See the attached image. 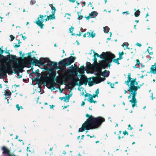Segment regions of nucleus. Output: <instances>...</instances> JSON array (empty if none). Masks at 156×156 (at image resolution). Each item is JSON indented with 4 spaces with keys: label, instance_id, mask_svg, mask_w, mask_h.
Instances as JSON below:
<instances>
[{
    "label": "nucleus",
    "instance_id": "c85d7f7f",
    "mask_svg": "<svg viewBox=\"0 0 156 156\" xmlns=\"http://www.w3.org/2000/svg\"><path fill=\"white\" fill-rule=\"evenodd\" d=\"M36 2L35 0H31L30 2V4L32 5L35 4Z\"/></svg>",
    "mask_w": 156,
    "mask_h": 156
},
{
    "label": "nucleus",
    "instance_id": "aec40b11",
    "mask_svg": "<svg viewBox=\"0 0 156 156\" xmlns=\"http://www.w3.org/2000/svg\"><path fill=\"white\" fill-rule=\"evenodd\" d=\"M129 44L127 42L124 43L122 45V46L123 47H126V48H128L129 49V48H128V46H129Z\"/></svg>",
    "mask_w": 156,
    "mask_h": 156
},
{
    "label": "nucleus",
    "instance_id": "2f4dec72",
    "mask_svg": "<svg viewBox=\"0 0 156 156\" xmlns=\"http://www.w3.org/2000/svg\"><path fill=\"white\" fill-rule=\"evenodd\" d=\"M10 37L11 41H12V40H13L15 38L12 35H10Z\"/></svg>",
    "mask_w": 156,
    "mask_h": 156
},
{
    "label": "nucleus",
    "instance_id": "2eb2a0df",
    "mask_svg": "<svg viewBox=\"0 0 156 156\" xmlns=\"http://www.w3.org/2000/svg\"><path fill=\"white\" fill-rule=\"evenodd\" d=\"M87 37H92L93 38L95 36V34L93 32L91 33L90 32H87Z\"/></svg>",
    "mask_w": 156,
    "mask_h": 156
},
{
    "label": "nucleus",
    "instance_id": "7ed1b4c3",
    "mask_svg": "<svg viewBox=\"0 0 156 156\" xmlns=\"http://www.w3.org/2000/svg\"><path fill=\"white\" fill-rule=\"evenodd\" d=\"M86 116L89 118L83 124L82 127L79 129V132H83L85 130L97 128L105 121V119L101 117L95 118L88 114L86 115Z\"/></svg>",
    "mask_w": 156,
    "mask_h": 156
},
{
    "label": "nucleus",
    "instance_id": "1a4fd4ad",
    "mask_svg": "<svg viewBox=\"0 0 156 156\" xmlns=\"http://www.w3.org/2000/svg\"><path fill=\"white\" fill-rule=\"evenodd\" d=\"M46 16V15L44 16L41 15H40L39 17L37 19V20L35 22V23L40 27L41 29L43 28L44 26V24L43 23L44 21V20L43 19L44 17H45Z\"/></svg>",
    "mask_w": 156,
    "mask_h": 156
},
{
    "label": "nucleus",
    "instance_id": "39448f33",
    "mask_svg": "<svg viewBox=\"0 0 156 156\" xmlns=\"http://www.w3.org/2000/svg\"><path fill=\"white\" fill-rule=\"evenodd\" d=\"M22 61H19L18 63L16 60H13L10 62V64L6 63L5 65H1L0 70L4 73H12V68L14 69V71L18 70L23 66Z\"/></svg>",
    "mask_w": 156,
    "mask_h": 156
},
{
    "label": "nucleus",
    "instance_id": "a211bd4d",
    "mask_svg": "<svg viewBox=\"0 0 156 156\" xmlns=\"http://www.w3.org/2000/svg\"><path fill=\"white\" fill-rule=\"evenodd\" d=\"M49 6L51 8V10H52V14H55L56 11V9H55V7L52 6V4H50Z\"/></svg>",
    "mask_w": 156,
    "mask_h": 156
},
{
    "label": "nucleus",
    "instance_id": "e433bc0d",
    "mask_svg": "<svg viewBox=\"0 0 156 156\" xmlns=\"http://www.w3.org/2000/svg\"><path fill=\"white\" fill-rule=\"evenodd\" d=\"M123 134L124 135H125L126 134H127V135H128V133L126 131H123Z\"/></svg>",
    "mask_w": 156,
    "mask_h": 156
},
{
    "label": "nucleus",
    "instance_id": "412c9836",
    "mask_svg": "<svg viewBox=\"0 0 156 156\" xmlns=\"http://www.w3.org/2000/svg\"><path fill=\"white\" fill-rule=\"evenodd\" d=\"M119 59L121 60V59H122L123 58L122 56L124 54L123 52H119Z\"/></svg>",
    "mask_w": 156,
    "mask_h": 156
},
{
    "label": "nucleus",
    "instance_id": "c9c22d12",
    "mask_svg": "<svg viewBox=\"0 0 156 156\" xmlns=\"http://www.w3.org/2000/svg\"><path fill=\"white\" fill-rule=\"evenodd\" d=\"M128 126L129 128V129L131 130L133 129V128L131 126L130 124L128 125Z\"/></svg>",
    "mask_w": 156,
    "mask_h": 156
},
{
    "label": "nucleus",
    "instance_id": "de8ad7c7",
    "mask_svg": "<svg viewBox=\"0 0 156 156\" xmlns=\"http://www.w3.org/2000/svg\"><path fill=\"white\" fill-rule=\"evenodd\" d=\"M82 33V32L81 31H80V34L79 35L80 36Z\"/></svg>",
    "mask_w": 156,
    "mask_h": 156
},
{
    "label": "nucleus",
    "instance_id": "9d476101",
    "mask_svg": "<svg viewBox=\"0 0 156 156\" xmlns=\"http://www.w3.org/2000/svg\"><path fill=\"white\" fill-rule=\"evenodd\" d=\"M2 150L3 151V154H6L8 156H12L10 154L9 150L7 149L6 147H2Z\"/></svg>",
    "mask_w": 156,
    "mask_h": 156
},
{
    "label": "nucleus",
    "instance_id": "a18cd8bd",
    "mask_svg": "<svg viewBox=\"0 0 156 156\" xmlns=\"http://www.w3.org/2000/svg\"><path fill=\"white\" fill-rule=\"evenodd\" d=\"M56 73L55 72H53V75L54 76H55V75Z\"/></svg>",
    "mask_w": 156,
    "mask_h": 156
},
{
    "label": "nucleus",
    "instance_id": "f03ea898",
    "mask_svg": "<svg viewBox=\"0 0 156 156\" xmlns=\"http://www.w3.org/2000/svg\"><path fill=\"white\" fill-rule=\"evenodd\" d=\"M77 71L80 73H84V68L81 66L80 68L77 69L72 66L69 67L67 70L60 68L57 71V73L61 78L65 81L69 79L71 80L72 83L73 85H79L80 84V80L77 77Z\"/></svg>",
    "mask_w": 156,
    "mask_h": 156
},
{
    "label": "nucleus",
    "instance_id": "c756f323",
    "mask_svg": "<svg viewBox=\"0 0 156 156\" xmlns=\"http://www.w3.org/2000/svg\"><path fill=\"white\" fill-rule=\"evenodd\" d=\"M74 28L72 27H71L69 29L70 32L72 33L73 30Z\"/></svg>",
    "mask_w": 156,
    "mask_h": 156
},
{
    "label": "nucleus",
    "instance_id": "ea45409f",
    "mask_svg": "<svg viewBox=\"0 0 156 156\" xmlns=\"http://www.w3.org/2000/svg\"><path fill=\"white\" fill-rule=\"evenodd\" d=\"M90 18H91V17L90 15L89 16L86 17V18L87 20H89Z\"/></svg>",
    "mask_w": 156,
    "mask_h": 156
},
{
    "label": "nucleus",
    "instance_id": "9b49d317",
    "mask_svg": "<svg viewBox=\"0 0 156 156\" xmlns=\"http://www.w3.org/2000/svg\"><path fill=\"white\" fill-rule=\"evenodd\" d=\"M85 97H88V98L87 99V101L88 102H89L90 103H96L97 102V101H94L93 100V98L92 97V96L90 95V94H86L85 95Z\"/></svg>",
    "mask_w": 156,
    "mask_h": 156
},
{
    "label": "nucleus",
    "instance_id": "4468645a",
    "mask_svg": "<svg viewBox=\"0 0 156 156\" xmlns=\"http://www.w3.org/2000/svg\"><path fill=\"white\" fill-rule=\"evenodd\" d=\"M55 17L54 14H52L51 15H50L49 16L47 17V18L45 20L46 21H47L49 20L55 19Z\"/></svg>",
    "mask_w": 156,
    "mask_h": 156
},
{
    "label": "nucleus",
    "instance_id": "5701e85b",
    "mask_svg": "<svg viewBox=\"0 0 156 156\" xmlns=\"http://www.w3.org/2000/svg\"><path fill=\"white\" fill-rule=\"evenodd\" d=\"M152 48H151L149 47L148 48V49H147V51H148V52L149 53L150 55H152L153 54V52L152 51Z\"/></svg>",
    "mask_w": 156,
    "mask_h": 156
},
{
    "label": "nucleus",
    "instance_id": "a878e982",
    "mask_svg": "<svg viewBox=\"0 0 156 156\" xmlns=\"http://www.w3.org/2000/svg\"><path fill=\"white\" fill-rule=\"evenodd\" d=\"M16 107L17 108V110L18 111L20 110V109H22L23 108L22 106H19V105L18 104L16 105Z\"/></svg>",
    "mask_w": 156,
    "mask_h": 156
},
{
    "label": "nucleus",
    "instance_id": "f3484780",
    "mask_svg": "<svg viewBox=\"0 0 156 156\" xmlns=\"http://www.w3.org/2000/svg\"><path fill=\"white\" fill-rule=\"evenodd\" d=\"M98 13L97 12L93 11L90 14V16L91 18H94L97 16Z\"/></svg>",
    "mask_w": 156,
    "mask_h": 156
},
{
    "label": "nucleus",
    "instance_id": "dca6fc26",
    "mask_svg": "<svg viewBox=\"0 0 156 156\" xmlns=\"http://www.w3.org/2000/svg\"><path fill=\"white\" fill-rule=\"evenodd\" d=\"M59 99L61 100H63L64 101L66 102H68L69 99L67 96H66L65 97H60Z\"/></svg>",
    "mask_w": 156,
    "mask_h": 156
},
{
    "label": "nucleus",
    "instance_id": "4be33fe9",
    "mask_svg": "<svg viewBox=\"0 0 156 156\" xmlns=\"http://www.w3.org/2000/svg\"><path fill=\"white\" fill-rule=\"evenodd\" d=\"M140 13V12L138 10L136 11L135 12L134 15L136 17H138L139 16Z\"/></svg>",
    "mask_w": 156,
    "mask_h": 156
},
{
    "label": "nucleus",
    "instance_id": "69168bd1",
    "mask_svg": "<svg viewBox=\"0 0 156 156\" xmlns=\"http://www.w3.org/2000/svg\"><path fill=\"white\" fill-rule=\"evenodd\" d=\"M135 21L136 22V23H137L138 22V20H136Z\"/></svg>",
    "mask_w": 156,
    "mask_h": 156
},
{
    "label": "nucleus",
    "instance_id": "6e6d98bb",
    "mask_svg": "<svg viewBox=\"0 0 156 156\" xmlns=\"http://www.w3.org/2000/svg\"><path fill=\"white\" fill-rule=\"evenodd\" d=\"M52 148H50V151H52Z\"/></svg>",
    "mask_w": 156,
    "mask_h": 156
},
{
    "label": "nucleus",
    "instance_id": "6ab92c4d",
    "mask_svg": "<svg viewBox=\"0 0 156 156\" xmlns=\"http://www.w3.org/2000/svg\"><path fill=\"white\" fill-rule=\"evenodd\" d=\"M109 30V28L107 26L104 27V31L105 33H107Z\"/></svg>",
    "mask_w": 156,
    "mask_h": 156
},
{
    "label": "nucleus",
    "instance_id": "4d7b16f0",
    "mask_svg": "<svg viewBox=\"0 0 156 156\" xmlns=\"http://www.w3.org/2000/svg\"><path fill=\"white\" fill-rule=\"evenodd\" d=\"M134 28L135 29H136V25H135L134 26Z\"/></svg>",
    "mask_w": 156,
    "mask_h": 156
},
{
    "label": "nucleus",
    "instance_id": "09e8293b",
    "mask_svg": "<svg viewBox=\"0 0 156 156\" xmlns=\"http://www.w3.org/2000/svg\"><path fill=\"white\" fill-rule=\"evenodd\" d=\"M86 35H87V33L84 34L83 35V36L84 37H86Z\"/></svg>",
    "mask_w": 156,
    "mask_h": 156
},
{
    "label": "nucleus",
    "instance_id": "c03bdc74",
    "mask_svg": "<svg viewBox=\"0 0 156 156\" xmlns=\"http://www.w3.org/2000/svg\"><path fill=\"white\" fill-rule=\"evenodd\" d=\"M125 13H127V14H129V13L128 12V11H127V12H123L122 13L123 14H125Z\"/></svg>",
    "mask_w": 156,
    "mask_h": 156
},
{
    "label": "nucleus",
    "instance_id": "473e14b6",
    "mask_svg": "<svg viewBox=\"0 0 156 156\" xmlns=\"http://www.w3.org/2000/svg\"><path fill=\"white\" fill-rule=\"evenodd\" d=\"M90 95L91 96H92V98H95L96 97L98 96V95H96V94H93L92 95H91L90 94Z\"/></svg>",
    "mask_w": 156,
    "mask_h": 156
},
{
    "label": "nucleus",
    "instance_id": "bf43d9fd",
    "mask_svg": "<svg viewBox=\"0 0 156 156\" xmlns=\"http://www.w3.org/2000/svg\"><path fill=\"white\" fill-rule=\"evenodd\" d=\"M122 104H123L124 105H125V103H124V102H122Z\"/></svg>",
    "mask_w": 156,
    "mask_h": 156
},
{
    "label": "nucleus",
    "instance_id": "f257e3e1",
    "mask_svg": "<svg viewBox=\"0 0 156 156\" xmlns=\"http://www.w3.org/2000/svg\"><path fill=\"white\" fill-rule=\"evenodd\" d=\"M112 59L111 61H106L105 60H102L99 64H98L95 66L91 65L90 62H88V65H90L89 66V69L92 72L94 73L98 76L96 77H93L91 78L92 80L91 82H89L88 84L90 86H91L94 84H97L105 80L104 78H101L100 76L101 75L104 77H108L109 72L106 70H105L103 72L101 73V69L102 68H105L107 66H110L111 65Z\"/></svg>",
    "mask_w": 156,
    "mask_h": 156
},
{
    "label": "nucleus",
    "instance_id": "8fccbe9b",
    "mask_svg": "<svg viewBox=\"0 0 156 156\" xmlns=\"http://www.w3.org/2000/svg\"><path fill=\"white\" fill-rule=\"evenodd\" d=\"M84 137V135H82L81 136L82 139H83V138Z\"/></svg>",
    "mask_w": 156,
    "mask_h": 156
},
{
    "label": "nucleus",
    "instance_id": "a19ab883",
    "mask_svg": "<svg viewBox=\"0 0 156 156\" xmlns=\"http://www.w3.org/2000/svg\"><path fill=\"white\" fill-rule=\"evenodd\" d=\"M20 46V45H15L14 46V47L15 48H18Z\"/></svg>",
    "mask_w": 156,
    "mask_h": 156
},
{
    "label": "nucleus",
    "instance_id": "680f3d73",
    "mask_svg": "<svg viewBox=\"0 0 156 156\" xmlns=\"http://www.w3.org/2000/svg\"><path fill=\"white\" fill-rule=\"evenodd\" d=\"M105 3H106V2H107V0H105Z\"/></svg>",
    "mask_w": 156,
    "mask_h": 156
},
{
    "label": "nucleus",
    "instance_id": "20e7f679",
    "mask_svg": "<svg viewBox=\"0 0 156 156\" xmlns=\"http://www.w3.org/2000/svg\"><path fill=\"white\" fill-rule=\"evenodd\" d=\"M130 76V74L129 73L128 76V80L126 81L125 83L128 86H129V83H130L129 88L128 90V91L130 92V95L128 97V98L129 99L132 98V99L130 100L129 102L132 104V106L134 108L136 105L137 102L135 97L136 95L137 88H140V86L142 85L144 83H140L139 82L137 83L134 80H132Z\"/></svg>",
    "mask_w": 156,
    "mask_h": 156
},
{
    "label": "nucleus",
    "instance_id": "393cba45",
    "mask_svg": "<svg viewBox=\"0 0 156 156\" xmlns=\"http://www.w3.org/2000/svg\"><path fill=\"white\" fill-rule=\"evenodd\" d=\"M119 58L116 59H115L113 60V62L117 64V65H119Z\"/></svg>",
    "mask_w": 156,
    "mask_h": 156
},
{
    "label": "nucleus",
    "instance_id": "0e129e2a",
    "mask_svg": "<svg viewBox=\"0 0 156 156\" xmlns=\"http://www.w3.org/2000/svg\"><path fill=\"white\" fill-rule=\"evenodd\" d=\"M99 142V141H96V143H98Z\"/></svg>",
    "mask_w": 156,
    "mask_h": 156
},
{
    "label": "nucleus",
    "instance_id": "bb28decb",
    "mask_svg": "<svg viewBox=\"0 0 156 156\" xmlns=\"http://www.w3.org/2000/svg\"><path fill=\"white\" fill-rule=\"evenodd\" d=\"M43 58H40V60L39 61H38V60H37V61H36V63H37V64H40V65H43L44 64H43L42 63H41V60Z\"/></svg>",
    "mask_w": 156,
    "mask_h": 156
},
{
    "label": "nucleus",
    "instance_id": "3c124183",
    "mask_svg": "<svg viewBox=\"0 0 156 156\" xmlns=\"http://www.w3.org/2000/svg\"><path fill=\"white\" fill-rule=\"evenodd\" d=\"M124 92H125V94H126V93H127V91H126V90H124Z\"/></svg>",
    "mask_w": 156,
    "mask_h": 156
},
{
    "label": "nucleus",
    "instance_id": "58836bf2",
    "mask_svg": "<svg viewBox=\"0 0 156 156\" xmlns=\"http://www.w3.org/2000/svg\"><path fill=\"white\" fill-rule=\"evenodd\" d=\"M72 94H69L68 95H67V96H68V98H69V99L70 98L72 97Z\"/></svg>",
    "mask_w": 156,
    "mask_h": 156
},
{
    "label": "nucleus",
    "instance_id": "774afa93",
    "mask_svg": "<svg viewBox=\"0 0 156 156\" xmlns=\"http://www.w3.org/2000/svg\"><path fill=\"white\" fill-rule=\"evenodd\" d=\"M54 46H55V47H56V44H54Z\"/></svg>",
    "mask_w": 156,
    "mask_h": 156
},
{
    "label": "nucleus",
    "instance_id": "0eeeda50",
    "mask_svg": "<svg viewBox=\"0 0 156 156\" xmlns=\"http://www.w3.org/2000/svg\"><path fill=\"white\" fill-rule=\"evenodd\" d=\"M41 61V63L44 64V69L47 70L50 69L53 64V62L48 59L43 58Z\"/></svg>",
    "mask_w": 156,
    "mask_h": 156
},
{
    "label": "nucleus",
    "instance_id": "7c9ffc66",
    "mask_svg": "<svg viewBox=\"0 0 156 156\" xmlns=\"http://www.w3.org/2000/svg\"><path fill=\"white\" fill-rule=\"evenodd\" d=\"M136 65H138V66H139L140 64V61L138 59H136Z\"/></svg>",
    "mask_w": 156,
    "mask_h": 156
},
{
    "label": "nucleus",
    "instance_id": "b1692460",
    "mask_svg": "<svg viewBox=\"0 0 156 156\" xmlns=\"http://www.w3.org/2000/svg\"><path fill=\"white\" fill-rule=\"evenodd\" d=\"M77 14L78 15V19L79 20H81L83 18V16H82L81 15V13L77 12Z\"/></svg>",
    "mask_w": 156,
    "mask_h": 156
},
{
    "label": "nucleus",
    "instance_id": "4c0bfd02",
    "mask_svg": "<svg viewBox=\"0 0 156 156\" xmlns=\"http://www.w3.org/2000/svg\"><path fill=\"white\" fill-rule=\"evenodd\" d=\"M85 105V102L84 101H82L81 104V106H84V105Z\"/></svg>",
    "mask_w": 156,
    "mask_h": 156
},
{
    "label": "nucleus",
    "instance_id": "37998d69",
    "mask_svg": "<svg viewBox=\"0 0 156 156\" xmlns=\"http://www.w3.org/2000/svg\"><path fill=\"white\" fill-rule=\"evenodd\" d=\"M78 90H83V88H82V87H80L79 88H78Z\"/></svg>",
    "mask_w": 156,
    "mask_h": 156
},
{
    "label": "nucleus",
    "instance_id": "49530a36",
    "mask_svg": "<svg viewBox=\"0 0 156 156\" xmlns=\"http://www.w3.org/2000/svg\"><path fill=\"white\" fill-rule=\"evenodd\" d=\"M114 85L112 84H110V86H111V87L112 88H113V86H114Z\"/></svg>",
    "mask_w": 156,
    "mask_h": 156
},
{
    "label": "nucleus",
    "instance_id": "864d4df0",
    "mask_svg": "<svg viewBox=\"0 0 156 156\" xmlns=\"http://www.w3.org/2000/svg\"><path fill=\"white\" fill-rule=\"evenodd\" d=\"M136 65H135L134 66H133V68H137V67L136 66Z\"/></svg>",
    "mask_w": 156,
    "mask_h": 156
},
{
    "label": "nucleus",
    "instance_id": "052dcab7",
    "mask_svg": "<svg viewBox=\"0 0 156 156\" xmlns=\"http://www.w3.org/2000/svg\"><path fill=\"white\" fill-rule=\"evenodd\" d=\"M18 138V136H16V139H17Z\"/></svg>",
    "mask_w": 156,
    "mask_h": 156
},
{
    "label": "nucleus",
    "instance_id": "338daca9",
    "mask_svg": "<svg viewBox=\"0 0 156 156\" xmlns=\"http://www.w3.org/2000/svg\"><path fill=\"white\" fill-rule=\"evenodd\" d=\"M89 109L90 110H92V109H91V108H89Z\"/></svg>",
    "mask_w": 156,
    "mask_h": 156
},
{
    "label": "nucleus",
    "instance_id": "6e6552de",
    "mask_svg": "<svg viewBox=\"0 0 156 156\" xmlns=\"http://www.w3.org/2000/svg\"><path fill=\"white\" fill-rule=\"evenodd\" d=\"M75 58V57L71 56L69 58L65 59L62 60L61 62V63L64 66H68L73 63Z\"/></svg>",
    "mask_w": 156,
    "mask_h": 156
},
{
    "label": "nucleus",
    "instance_id": "72a5a7b5",
    "mask_svg": "<svg viewBox=\"0 0 156 156\" xmlns=\"http://www.w3.org/2000/svg\"><path fill=\"white\" fill-rule=\"evenodd\" d=\"M136 45L139 46V47H140L141 46V44L140 43H136Z\"/></svg>",
    "mask_w": 156,
    "mask_h": 156
},
{
    "label": "nucleus",
    "instance_id": "423d86ee",
    "mask_svg": "<svg viewBox=\"0 0 156 156\" xmlns=\"http://www.w3.org/2000/svg\"><path fill=\"white\" fill-rule=\"evenodd\" d=\"M91 51L93 52L94 54V58L93 59V60L94 62L93 63L94 65H92L94 66H97L98 64H99V63H97V59L96 57H100L101 58L103 57L105 58V59L104 60H105L106 61H110V62L111 61V59H112L115 58V55L114 54L109 52H107L106 53L103 52L102 53V54L99 56V55L97 53H96L94 51L91 50Z\"/></svg>",
    "mask_w": 156,
    "mask_h": 156
},
{
    "label": "nucleus",
    "instance_id": "5fc2aeb1",
    "mask_svg": "<svg viewBox=\"0 0 156 156\" xmlns=\"http://www.w3.org/2000/svg\"><path fill=\"white\" fill-rule=\"evenodd\" d=\"M151 96V98H152V100H153V94H152Z\"/></svg>",
    "mask_w": 156,
    "mask_h": 156
},
{
    "label": "nucleus",
    "instance_id": "79ce46f5",
    "mask_svg": "<svg viewBox=\"0 0 156 156\" xmlns=\"http://www.w3.org/2000/svg\"><path fill=\"white\" fill-rule=\"evenodd\" d=\"M22 35L23 39L25 40L26 38V37L25 36H23V35Z\"/></svg>",
    "mask_w": 156,
    "mask_h": 156
},
{
    "label": "nucleus",
    "instance_id": "f8f14e48",
    "mask_svg": "<svg viewBox=\"0 0 156 156\" xmlns=\"http://www.w3.org/2000/svg\"><path fill=\"white\" fill-rule=\"evenodd\" d=\"M4 95L6 97L5 98V99H6L10 97V96L11 95V93L9 90H6L5 92Z\"/></svg>",
    "mask_w": 156,
    "mask_h": 156
},
{
    "label": "nucleus",
    "instance_id": "ddd939ff",
    "mask_svg": "<svg viewBox=\"0 0 156 156\" xmlns=\"http://www.w3.org/2000/svg\"><path fill=\"white\" fill-rule=\"evenodd\" d=\"M155 66H156V64L152 66L151 68L150 72L151 73L156 74V68H155Z\"/></svg>",
    "mask_w": 156,
    "mask_h": 156
},
{
    "label": "nucleus",
    "instance_id": "f704fd0d",
    "mask_svg": "<svg viewBox=\"0 0 156 156\" xmlns=\"http://www.w3.org/2000/svg\"><path fill=\"white\" fill-rule=\"evenodd\" d=\"M96 95H98L99 94V90L97 89L95 91Z\"/></svg>",
    "mask_w": 156,
    "mask_h": 156
},
{
    "label": "nucleus",
    "instance_id": "cd10ccee",
    "mask_svg": "<svg viewBox=\"0 0 156 156\" xmlns=\"http://www.w3.org/2000/svg\"><path fill=\"white\" fill-rule=\"evenodd\" d=\"M71 16V15L70 14H69L68 13L66 14L65 16V17L67 18V19H70V17Z\"/></svg>",
    "mask_w": 156,
    "mask_h": 156
},
{
    "label": "nucleus",
    "instance_id": "603ef678",
    "mask_svg": "<svg viewBox=\"0 0 156 156\" xmlns=\"http://www.w3.org/2000/svg\"><path fill=\"white\" fill-rule=\"evenodd\" d=\"M29 147H27V151H30L29 150Z\"/></svg>",
    "mask_w": 156,
    "mask_h": 156
},
{
    "label": "nucleus",
    "instance_id": "13d9d810",
    "mask_svg": "<svg viewBox=\"0 0 156 156\" xmlns=\"http://www.w3.org/2000/svg\"><path fill=\"white\" fill-rule=\"evenodd\" d=\"M0 88H2L1 84H0Z\"/></svg>",
    "mask_w": 156,
    "mask_h": 156
},
{
    "label": "nucleus",
    "instance_id": "e2e57ef3",
    "mask_svg": "<svg viewBox=\"0 0 156 156\" xmlns=\"http://www.w3.org/2000/svg\"><path fill=\"white\" fill-rule=\"evenodd\" d=\"M146 108V107L145 106L144 107L143 109H145V108Z\"/></svg>",
    "mask_w": 156,
    "mask_h": 156
}]
</instances>
